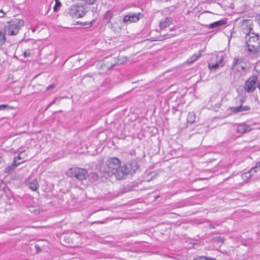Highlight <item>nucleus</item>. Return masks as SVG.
Wrapping results in <instances>:
<instances>
[{"label":"nucleus","instance_id":"nucleus-1","mask_svg":"<svg viewBox=\"0 0 260 260\" xmlns=\"http://www.w3.org/2000/svg\"><path fill=\"white\" fill-rule=\"evenodd\" d=\"M121 169L119 159L116 157H112L109 158L101 168L100 172L105 177L114 175L117 179L120 180L122 179L123 174Z\"/></svg>","mask_w":260,"mask_h":260},{"label":"nucleus","instance_id":"nucleus-2","mask_svg":"<svg viewBox=\"0 0 260 260\" xmlns=\"http://www.w3.org/2000/svg\"><path fill=\"white\" fill-rule=\"evenodd\" d=\"M245 41L249 52L255 53L258 51L260 48V36L249 32L246 35Z\"/></svg>","mask_w":260,"mask_h":260},{"label":"nucleus","instance_id":"nucleus-3","mask_svg":"<svg viewBox=\"0 0 260 260\" xmlns=\"http://www.w3.org/2000/svg\"><path fill=\"white\" fill-rule=\"evenodd\" d=\"M24 21L20 19H13L7 22L4 28L5 34L9 36L16 35L20 28L24 25Z\"/></svg>","mask_w":260,"mask_h":260},{"label":"nucleus","instance_id":"nucleus-4","mask_svg":"<svg viewBox=\"0 0 260 260\" xmlns=\"http://www.w3.org/2000/svg\"><path fill=\"white\" fill-rule=\"evenodd\" d=\"M67 175L69 177H75L76 179L83 181L86 179L88 172L86 169L83 168H71L67 172Z\"/></svg>","mask_w":260,"mask_h":260},{"label":"nucleus","instance_id":"nucleus-5","mask_svg":"<svg viewBox=\"0 0 260 260\" xmlns=\"http://www.w3.org/2000/svg\"><path fill=\"white\" fill-rule=\"evenodd\" d=\"M247 64L242 57H235L231 66V70L234 72H238L241 74L245 73Z\"/></svg>","mask_w":260,"mask_h":260},{"label":"nucleus","instance_id":"nucleus-6","mask_svg":"<svg viewBox=\"0 0 260 260\" xmlns=\"http://www.w3.org/2000/svg\"><path fill=\"white\" fill-rule=\"evenodd\" d=\"M223 56L221 55H213L208 62V68L211 70H216L224 66Z\"/></svg>","mask_w":260,"mask_h":260},{"label":"nucleus","instance_id":"nucleus-7","mask_svg":"<svg viewBox=\"0 0 260 260\" xmlns=\"http://www.w3.org/2000/svg\"><path fill=\"white\" fill-rule=\"evenodd\" d=\"M68 13L72 17L79 18L83 17L85 15L86 11L83 6L75 5L72 6L68 9Z\"/></svg>","mask_w":260,"mask_h":260},{"label":"nucleus","instance_id":"nucleus-8","mask_svg":"<svg viewBox=\"0 0 260 260\" xmlns=\"http://www.w3.org/2000/svg\"><path fill=\"white\" fill-rule=\"evenodd\" d=\"M257 76L253 75L250 77L246 81L244 85V89L248 92L253 91L256 88L257 81Z\"/></svg>","mask_w":260,"mask_h":260},{"label":"nucleus","instance_id":"nucleus-9","mask_svg":"<svg viewBox=\"0 0 260 260\" xmlns=\"http://www.w3.org/2000/svg\"><path fill=\"white\" fill-rule=\"evenodd\" d=\"M138 169V165L136 161H132L121 167L122 171V179L124 176L128 174H133L135 173L136 171Z\"/></svg>","mask_w":260,"mask_h":260},{"label":"nucleus","instance_id":"nucleus-10","mask_svg":"<svg viewBox=\"0 0 260 260\" xmlns=\"http://www.w3.org/2000/svg\"><path fill=\"white\" fill-rule=\"evenodd\" d=\"M143 17V14L141 13H129L123 17V22L124 23L127 22L133 23L137 22L139 20Z\"/></svg>","mask_w":260,"mask_h":260},{"label":"nucleus","instance_id":"nucleus-11","mask_svg":"<svg viewBox=\"0 0 260 260\" xmlns=\"http://www.w3.org/2000/svg\"><path fill=\"white\" fill-rule=\"evenodd\" d=\"M28 159V156L25 150L21 151L18 156L14 158L13 162L14 167H17L19 164H21L25 160Z\"/></svg>","mask_w":260,"mask_h":260},{"label":"nucleus","instance_id":"nucleus-12","mask_svg":"<svg viewBox=\"0 0 260 260\" xmlns=\"http://www.w3.org/2000/svg\"><path fill=\"white\" fill-rule=\"evenodd\" d=\"M109 27L115 33H119L122 30V22L120 19L114 20L109 24Z\"/></svg>","mask_w":260,"mask_h":260},{"label":"nucleus","instance_id":"nucleus-13","mask_svg":"<svg viewBox=\"0 0 260 260\" xmlns=\"http://www.w3.org/2000/svg\"><path fill=\"white\" fill-rule=\"evenodd\" d=\"M250 126L246 125L244 123L239 124L236 128V131L238 133L241 135L250 131Z\"/></svg>","mask_w":260,"mask_h":260},{"label":"nucleus","instance_id":"nucleus-14","mask_svg":"<svg viewBox=\"0 0 260 260\" xmlns=\"http://www.w3.org/2000/svg\"><path fill=\"white\" fill-rule=\"evenodd\" d=\"M230 110L234 113H239L243 111H249L250 110V107L248 106H243L241 105L238 107H232Z\"/></svg>","mask_w":260,"mask_h":260},{"label":"nucleus","instance_id":"nucleus-15","mask_svg":"<svg viewBox=\"0 0 260 260\" xmlns=\"http://www.w3.org/2000/svg\"><path fill=\"white\" fill-rule=\"evenodd\" d=\"M173 20L171 17H166L162 19L159 22V27L161 29H165L170 26L172 23Z\"/></svg>","mask_w":260,"mask_h":260},{"label":"nucleus","instance_id":"nucleus-16","mask_svg":"<svg viewBox=\"0 0 260 260\" xmlns=\"http://www.w3.org/2000/svg\"><path fill=\"white\" fill-rule=\"evenodd\" d=\"M28 187L32 190L36 191L38 189L39 184L36 179L32 180L31 181L27 182Z\"/></svg>","mask_w":260,"mask_h":260},{"label":"nucleus","instance_id":"nucleus-17","mask_svg":"<svg viewBox=\"0 0 260 260\" xmlns=\"http://www.w3.org/2000/svg\"><path fill=\"white\" fill-rule=\"evenodd\" d=\"M108 64V68H112L113 67L115 66L116 64L121 63L122 62L119 61V59H116L115 58H113L110 59V60L105 61Z\"/></svg>","mask_w":260,"mask_h":260},{"label":"nucleus","instance_id":"nucleus-18","mask_svg":"<svg viewBox=\"0 0 260 260\" xmlns=\"http://www.w3.org/2000/svg\"><path fill=\"white\" fill-rule=\"evenodd\" d=\"M226 23V21L224 20H220L219 21H217L214 22L210 24L209 28H215L221 25H223Z\"/></svg>","mask_w":260,"mask_h":260},{"label":"nucleus","instance_id":"nucleus-19","mask_svg":"<svg viewBox=\"0 0 260 260\" xmlns=\"http://www.w3.org/2000/svg\"><path fill=\"white\" fill-rule=\"evenodd\" d=\"M113 16V13L111 11H107L104 15L103 19L105 20H107V22L109 24L111 22V20Z\"/></svg>","mask_w":260,"mask_h":260},{"label":"nucleus","instance_id":"nucleus-20","mask_svg":"<svg viewBox=\"0 0 260 260\" xmlns=\"http://www.w3.org/2000/svg\"><path fill=\"white\" fill-rule=\"evenodd\" d=\"M201 55V54L200 52L198 53H196L193 55H192L188 60L187 62L189 64L192 63L193 62H194Z\"/></svg>","mask_w":260,"mask_h":260},{"label":"nucleus","instance_id":"nucleus-21","mask_svg":"<svg viewBox=\"0 0 260 260\" xmlns=\"http://www.w3.org/2000/svg\"><path fill=\"white\" fill-rule=\"evenodd\" d=\"M196 116L194 112H189L187 117V121L188 123H192L195 121Z\"/></svg>","mask_w":260,"mask_h":260},{"label":"nucleus","instance_id":"nucleus-22","mask_svg":"<svg viewBox=\"0 0 260 260\" xmlns=\"http://www.w3.org/2000/svg\"><path fill=\"white\" fill-rule=\"evenodd\" d=\"M27 208L31 213L34 214H38L40 213V210L38 207L34 206H29L27 207Z\"/></svg>","mask_w":260,"mask_h":260},{"label":"nucleus","instance_id":"nucleus-23","mask_svg":"<svg viewBox=\"0 0 260 260\" xmlns=\"http://www.w3.org/2000/svg\"><path fill=\"white\" fill-rule=\"evenodd\" d=\"M5 34L0 29V47L5 44Z\"/></svg>","mask_w":260,"mask_h":260},{"label":"nucleus","instance_id":"nucleus-24","mask_svg":"<svg viewBox=\"0 0 260 260\" xmlns=\"http://www.w3.org/2000/svg\"><path fill=\"white\" fill-rule=\"evenodd\" d=\"M259 171H260V161L256 164L254 167H253L249 171V173H251L252 172H256Z\"/></svg>","mask_w":260,"mask_h":260},{"label":"nucleus","instance_id":"nucleus-25","mask_svg":"<svg viewBox=\"0 0 260 260\" xmlns=\"http://www.w3.org/2000/svg\"><path fill=\"white\" fill-rule=\"evenodd\" d=\"M193 260H216V259L215 258H210V257L206 256H198L195 259H194Z\"/></svg>","mask_w":260,"mask_h":260},{"label":"nucleus","instance_id":"nucleus-26","mask_svg":"<svg viewBox=\"0 0 260 260\" xmlns=\"http://www.w3.org/2000/svg\"><path fill=\"white\" fill-rule=\"evenodd\" d=\"M61 5V3L59 1H56V2H55V6L53 7V10L54 12H57L58 11L59 8L60 7Z\"/></svg>","mask_w":260,"mask_h":260},{"label":"nucleus","instance_id":"nucleus-27","mask_svg":"<svg viewBox=\"0 0 260 260\" xmlns=\"http://www.w3.org/2000/svg\"><path fill=\"white\" fill-rule=\"evenodd\" d=\"M254 70L257 73V78L260 77V62H257L255 67Z\"/></svg>","mask_w":260,"mask_h":260},{"label":"nucleus","instance_id":"nucleus-28","mask_svg":"<svg viewBox=\"0 0 260 260\" xmlns=\"http://www.w3.org/2000/svg\"><path fill=\"white\" fill-rule=\"evenodd\" d=\"M7 109H10V106L7 105H1L0 110H5Z\"/></svg>","mask_w":260,"mask_h":260},{"label":"nucleus","instance_id":"nucleus-29","mask_svg":"<svg viewBox=\"0 0 260 260\" xmlns=\"http://www.w3.org/2000/svg\"><path fill=\"white\" fill-rule=\"evenodd\" d=\"M35 247L37 253H39V252H40L41 251V247L38 244L35 245Z\"/></svg>","mask_w":260,"mask_h":260},{"label":"nucleus","instance_id":"nucleus-30","mask_svg":"<svg viewBox=\"0 0 260 260\" xmlns=\"http://www.w3.org/2000/svg\"><path fill=\"white\" fill-rule=\"evenodd\" d=\"M16 167H14L13 166V164L11 166H7L5 169V172H9L13 168H15Z\"/></svg>","mask_w":260,"mask_h":260},{"label":"nucleus","instance_id":"nucleus-31","mask_svg":"<svg viewBox=\"0 0 260 260\" xmlns=\"http://www.w3.org/2000/svg\"><path fill=\"white\" fill-rule=\"evenodd\" d=\"M58 98H56L54 99V100L52 102H51L47 107V108L46 109H48L50 107H51L52 105L56 103L57 100Z\"/></svg>","mask_w":260,"mask_h":260},{"label":"nucleus","instance_id":"nucleus-32","mask_svg":"<svg viewBox=\"0 0 260 260\" xmlns=\"http://www.w3.org/2000/svg\"><path fill=\"white\" fill-rule=\"evenodd\" d=\"M55 84H52L51 85H49L46 88V90H50L53 89H54L55 88Z\"/></svg>","mask_w":260,"mask_h":260},{"label":"nucleus","instance_id":"nucleus-33","mask_svg":"<svg viewBox=\"0 0 260 260\" xmlns=\"http://www.w3.org/2000/svg\"><path fill=\"white\" fill-rule=\"evenodd\" d=\"M23 55H24V57H28V56H30V52H29V51H25V52H24Z\"/></svg>","mask_w":260,"mask_h":260},{"label":"nucleus","instance_id":"nucleus-34","mask_svg":"<svg viewBox=\"0 0 260 260\" xmlns=\"http://www.w3.org/2000/svg\"><path fill=\"white\" fill-rule=\"evenodd\" d=\"M5 16V13L3 10H0V18H3Z\"/></svg>","mask_w":260,"mask_h":260},{"label":"nucleus","instance_id":"nucleus-35","mask_svg":"<svg viewBox=\"0 0 260 260\" xmlns=\"http://www.w3.org/2000/svg\"><path fill=\"white\" fill-rule=\"evenodd\" d=\"M81 24L82 25H89V26H91L92 25L91 22H83V23H81Z\"/></svg>","mask_w":260,"mask_h":260},{"label":"nucleus","instance_id":"nucleus-36","mask_svg":"<svg viewBox=\"0 0 260 260\" xmlns=\"http://www.w3.org/2000/svg\"><path fill=\"white\" fill-rule=\"evenodd\" d=\"M209 226L210 229H214L215 228V226H214V224H210Z\"/></svg>","mask_w":260,"mask_h":260},{"label":"nucleus","instance_id":"nucleus-37","mask_svg":"<svg viewBox=\"0 0 260 260\" xmlns=\"http://www.w3.org/2000/svg\"><path fill=\"white\" fill-rule=\"evenodd\" d=\"M257 21H258V23L260 24V14L257 16Z\"/></svg>","mask_w":260,"mask_h":260},{"label":"nucleus","instance_id":"nucleus-38","mask_svg":"<svg viewBox=\"0 0 260 260\" xmlns=\"http://www.w3.org/2000/svg\"><path fill=\"white\" fill-rule=\"evenodd\" d=\"M156 1H157V2H160L161 1H162V0H155Z\"/></svg>","mask_w":260,"mask_h":260},{"label":"nucleus","instance_id":"nucleus-39","mask_svg":"<svg viewBox=\"0 0 260 260\" xmlns=\"http://www.w3.org/2000/svg\"><path fill=\"white\" fill-rule=\"evenodd\" d=\"M158 197H159V196H156V197H155V199H157V198H158Z\"/></svg>","mask_w":260,"mask_h":260},{"label":"nucleus","instance_id":"nucleus-40","mask_svg":"<svg viewBox=\"0 0 260 260\" xmlns=\"http://www.w3.org/2000/svg\"><path fill=\"white\" fill-rule=\"evenodd\" d=\"M251 176V175L249 174L248 177H250Z\"/></svg>","mask_w":260,"mask_h":260}]
</instances>
